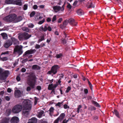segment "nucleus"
I'll return each mask as SVG.
<instances>
[{
    "mask_svg": "<svg viewBox=\"0 0 123 123\" xmlns=\"http://www.w3.org/2000/svg\"><path fill=\"white\" fill-rule=\"evenodd\" d=\"M16 18L17 22H18L22 20V18L21 16H19L17 18Z\"/></svg>",
    "mask_w": 123,
    "mask_h": 123,
    "instance_id": "32",
    "label": "nucleus"
},
{
    "mask_svg": "<svg viewBox=\"0 0 123 123\" xmlns=\"http://www.w3.org/2000/svg\"><path fill=\"white\" fill-rule=\"evenodd\" d=\"M37 77L35 75L31 74L28 76L27 83L29 86L26 88L27 91H30L31 89L35 88V86L37 81Z\"/></svg>",
    "mask_w": 123,
    "mask_h": 123,
    "instance_id": "1",
    "label": "nucleus"
},
{
    "mask_svg": "<svg viewBox=\"0 0 123 123\" xmlns=\"http://www.w3.org/2000/svg\"><path fill=\"white\" fill-rule=\"evenodd\" d=\"M87 6L88 7V8H94L95 7L91 1H90L88 2Z\"/></svg>",
    "mask_w": 123,
    "mask_h": 123,
    "instance_id": "15",
    "label": "nucleus"
},
{
    "mask_svg": "<svg viewBox=\"0 0 123 123\" xmlns=\"http://www.w3.org/2000/svg\"><path fill=\"white\" fill-rule=\"evenodd\" d=\"M22 30L23 31L27 32H29L30 31L29 29L28 28L26 27H23Z\"/></svg>",
    "mask_w": 123,
    "mask_h": 123,
    "instance_id": "35",
    "label": "nucleus"
},
{
    "mask_svg": "<svg viewBox=\"0 0 123 123\" xmlns=\"http://www.w3.org/2000/svg\"><path fill=\"white\" fill-rule=\"evenodd\" d=\"M21 92L20 90L15 91L14 92V96L16 98H18L21 97Z\"/></svg>",
    "mask_w": 123,
    "mask_h": 123,
    "instance_id": "12",
    "label": "nucleus"
},
{
    "mask_svg": "<svg viewBox=\"0 0 123 123\" xmlns=\"http://www.w3.org/2000/svg\"><path fill=\"white\" fill-rule=\"evenodd\" d=\"M114 112L113 113L115 114L116 116L118 118H120V117L119 115V113L115 109L114 110Z\"/></svg>",
    "mask_w": 123,
    "mask_h": 123,
    "instance_id": "29",
    "label": "nucleus"
},
{
    "mask_svg": "<svg viewBox=\"0 0 123 123\" xmlns=\"http://www.w3.org/2000/svg\"><path fill=\"white\" fill-rule=\"evenodd\" d=\"M6 113L8 114V115H9L11 112V111L10 110H8L6 111Z\"/></svg>",
    "mask_w": 123,
    "mask_h": 123,
    "instance_id": "52",
    "label": "nucleus"
},
{
    "mask_svg": "<svg viewBox=\"0 0 123 123\" xmlns=\"http://www.w3.org/2000/svg\"><path fill=\"white\" fill-rule=\"evenodd\" d=\"M68 23L72 26H76L77 24V22H76L75 20L72 18H70L68 20Z\"/></svg>",
    "mask_w": 123,
    "mask_h": 123,
    "instance_id": "9",
    "label": "nucleus"
},
{
    "mask_svg": "<svg viewBox=\"0 0 123 123\" xmlns=\"http://www.w3.org/2000/svg\"><path fill=\"white\" fill-rule=\"evenodd\" d=\"M37 6L36 5H34L33 6V8L35 10H36L37 9Z\"/></svg>",
    "mask_w": 123,
    "mask_h": 123,
    "instance_id": "64",
    "label": "nucleus"
},
{
    "mask_svg": "<svg viewBox=\"0 0 123 123\" xmlns=\"http://www.w3.org/2000/svg\"><path fill=\"white\" fill-rule=\"evenodd\" d=\"M45 21V19L44 18L42 20L40 21L38 23L39 25H41Z\"/></svg>",
    "mask_w": 123,
    "mask_h": 123,
    "instance_id": "43",
    "label": "nucleus"
},
{
    "mask_svg": "<svg viewBox=\"0 0 123 123\" xmlns=\"http://www.w3.org/2000/svg\"><path fill=\"white\" fill-rule=\"evenodd\" d=\"M9 74V71H5L0 75V80H5L8 76Z\"/></svg>",
    "mask_w": 123,
    "mask_h": 123,
    "instance_id": "7",
    "label": "nucleus"
},
{
    "mask_svg": "<svg viewBox=\"0 0 123 123\" xmlns=\"http://www.w3.org/2000/svg\"><path fill=\"white\" fill-rule=\"evenodd\" d=\"M16 17L17 15L15 14H13L5 17L3 18V19L6 22H11L15 20Z\"/></svg>",
    "mask_w": 123,
    "mask_h": 123,
    "instance_id": "4",
    "label": "nucleus"
},
{
    "mask_svg": "<svg viewBox=\"0 0 123 123\" xmlns=\"http://www.w3.org/2000/svg\"><path fill=\"white\" fill-rule=\"evenodd\" d=\"M36 14V12L35 11H33L30 14V18H31L34 16Z\"/></svg>",
    "mask_w": 123,
    "mask_h": 123,
    "instance_id": "37",
    "label": "nucleus"
},
{
    "mask_svg": "<svg viewBox=\"0 0 123 123\" xmlns=\"http://www.w3.org/2000/svg\"><path fill=\"white\" fill-rule=\"evenodd\" d=\"M5 98V99L7 101H9L10 99V98L8 96H6Z\"/></svg>",
    "mask_w": 123,
    "mask_h": 123,
    "instance_id": "56",
    "label": "nucleus"
},
{
    "mask_svg": "<svg viewBox=\"0 0 123 123\" xmlns=\"http://www.w3.org/2000/svg\"><path fill=\"white\" fill-rule=\"evenodd\" d=\"M18 120V118L17 117H14L11 119V121L12 123H17Z\"/></svg>",
    "mask_w": 123,
    "mask_h": 123,
    "instance_id": "11",
    "label": "nucleus"
},
{
    "mask_svg": "<svg viewBox=\"0 0 123 123\" xmlns=\"http://www.w3.org/2000/svg\"><path fill=\"white\" fill-rule=\"evenodd\" d=\"M84 92L85 94H87L88 92V90L87 89H84Z\"/></svg>",
    "mask_w": 123,
    "mask_h": 123,
    "instance_id": "51",
    "label": "nucleus"
},
{
    "mask_svg": "<svg viewBox=\"0 0 123 123\" xmlns=\"http://www.w3.org/2000/svg\"><path fill=\"white\" fill-rule=\"evenodd\" d=\"M59 68V66L57 65H55L51 67L50 70L48 72V74H55L57 73L58 70Z\"/></svg>",
    "mask_w": 123,
    "mask_h": 123,
    "instance_id": "6",
    "label": "nucleus"
},
{
    "mask_svg": "<svg viewBox=\"0 0 123 123\" xmlns=\"http://www.w3.org/2000/svg\"><path fill=\"white\" fill-rule=\"evenodd\" d=\"M92 103L94 106L96 107H101L100 105L98 103L94 100H92Z\"/></svg>",
    "mask_w": 123,
    "mask_h": 123,
    "instance_id": "25",
    "label": "nucleus"
},
{
    "mask_svg": "<svg viewBox=\"0 0 123 123\" xmlns=\"http://www.w3.org/2000/svg\"><path fill=\"white\" fill-rule=\"evenodd\" d=\"M62 41V43L63 44H65L66 43H67L65 39H63Z\"/></svg>",
    "mask_w": 123,
    "mask_h": 123,
    "instance_id": "61",
    "label": "nucleus"
},
{
    "mask_svg": "<svg viewBox=\"0 0 123 123\" xmlns=\"http://www.w3.org/2000/svg\"><path fill=\"white\" fill-rule=\"evenodd\" d=\"M64 100L61 102H59L57 103L56 104L55 106L56 107L58 106L59 108H60L61 107V106L63 105L62 104L63 103V102Z\"/></svg>",
    "mask_w": 123,
    "mask_h": 123,
    "instance_id": "28",
    "label": "nucleus"
},
{
    "mask_svg": "<svg viewBox=\"0 0 123 123\" xmlns=\"http://www.w3.org/2000/svg\"><path fill=\"white\" fill-rule=\"evenodd\" d=\"M88 83L89 85V86L90 88L92 90V88L93 87V86L91 84V83L89 81H88Z\"/></svg>",
    "mask_w": 123,
    "mask_h": 123,
    "instance_id": "41",
    "label": "nucleus"
},
{
    "mask_svg": "<svg viewBox=\"0 0 123 123\" xmlns=\"http://www.w3.org/2000/svg\"><path fill=\"white\" fill-rule=\"evenodd\" d=\"M23 106L21 104H18L14 106L12 109V112L15 114H17L21 111Z\"/></svg>",
    "mask_w": 123,
    "mask_h": 123,
    "instance_id": "5",
    "label": "nucleus"
},
{
    "mask_svg": "<svg viewBox=\"0 0 123 123\" xmlns=\"http://www.w3.org/2000/svg\"><path fill=\"white\" fill-rule=\"evenodd\" d=\"M81 107L82 106L81 105H80L78 106L77 108V112L78 113H79V112L80 109V108H81Z\"/></svg>",
    "mask_w": 123,
    "mask_h": 123,
    "instance_id": "47",
    "label": "nucleus"
},
{
    "mask_svg": "<svg viewBox=\"0 0 123 123\" xmlns=\"http://www.w3.org/2000/svg\"><path fill=\"white\" fill-rule=\"evenodd\" d=\"M41 87L40 86H37L36 89L38 91H40L41 90Z\"/></svg>",
    "mask_w": 123,
    "mask_h": 123,
    "instance_id": "50",
    "label": "nucleus"
},
{
    "mask_svg": "<svg viewBox=\"0 0 123 123\" xmlns=\"http://www.w3.org/2000/svg\"><path fill=\"white\" fill-rule=\"evenodd\" d=\"M61 78H60L58 80L57 82V83H58V84H59L60 85H61Z\"/></svg>",
    "mask_w": 123,
    "mask_h": 123,
    "instance_id": "59",
    "label": "nucleus"
},
{
    "mask_svg": "<svg viewBox=\"0 0 123 123\" xmlns=\"http://www.w3.org/2000/svg\"><path fill=\"white\" fill-rule=\"evenodd\" d=\"M40 45L36 44L35 46V48L36 49H39L40 48Z\"/></svg>",
    "mask_w": 123,
    "mask_h": 123,
    "instance_id": "53",
    "label": "nucleus"
},
{
    "mask_svg": "<svg viewBox=\"0 0 123 123\" xmlns=\"http://www.w3.org/2000/svg\"><path fill=\"white\" fill-rule=\"evenodd\" d=\"M46 25L44 26V27L43 28V26H41L40 28V30L41 31V30L42 31H46L47 30V27L46 25Z\"/></svg>",
    "mask_w": 123,
    "mask_h": 123,
    "instance_id": "24",
    "label": "nucleus"
},
{
    "mask_svg": "<svg viewBox=\"0 0 123 123\" xmlns=\"http://www.w3.org/2000/svg\"><path fill=\"white\" fill-rule=\"evenodd\" d=\"M28 27L30 28H32L34 26V25L32 23H30L27 25Z\"/></svg>",
    "mask_w": 123,
    "mask_h": 123,
    "instance_id": "36",
    "label": "nucleus"
},
{
    "mask_svg": "<svg viewBox=\"0 0 123 123\" xmlns=\"http://www.w3.org/2000/svg\"><path fill=\"white\" fill-rule=\"evenodd\" d=\"M9 119L8 118L5 117L2 120L1 123H9Z\"/></svg>",
    "mask_w": 123,
    "mask_h": 123,
    "instance_id": "19",
    "label": "nucleus"
},
{
    "mask_svg": "<svg viewBox=\"0 0 123 123\" xmlns=\"http://www.w3.org/2000/svg\"><path fill=\"white\" fill-rule=\"evenodd\" d=\"M66 4V2H65L64 3L63 5H62V7H61V11H63L64 9V7L65 6V4Z\"/></svg>",
    "mask_w": 123,
    "mask_h": 123,
    "instance_id": "46",
    "label": "nucleus"
},
{
    "mask_svg": "<svg viewBox=\"0 0 123 123\" xmlns=\"http://www.w3.org/2000/svg\"><path fill=\"white\" fill-rule=\"evenodd\" d=\"M26 69L25 68H22L21 69V71L23 72H25L26 71Z\"/></svg>",
    "mask_w": 123,
    "mask_h": 123,
    "instance_id": "62",
    "label": "nucleus"
},
{
    "mask_svg": "<svg viewBox=\"0 0 123 123\" xmlns=\"http://www.w3.org/2000/svg\"><path fill=\"white\" fill-rule=\"evenodd\" d=\"M37 120L35 117H32L31 119L29 120V122L27 123H37Z\"/></svg>",
    "mask_w": 123,
    "mask_h": 123,
    "instance_id": "14",
    "label": "nucleus"
},
{
    "mask_svg": "<svg viewBox=\"0 0 123 123\" xmlns=\"http://www.w3.org/2000/svg\"><path fill=\"white\" fill-rule=\"evenodd\" d=\"M54 109L53 107H51L49 109V111L50 112L49 114L51 116L52 115L54 111Z\"/></svg>",
    "mask_w": 123,
    "mask_h": 123,
    "instance_id": "31",
    "label": "nucleus"
},
{
    "mask_svg": "<svg viewBox=\"0 0 123 123\" xmlns=\"http://www.w3.org/2000/svg\"><path fill=\"white\" fill-rule=\"evenodd\" d=\"M32 69L34 70H39L41 68L38 66L36 65H35L32 66Z\"/></svg>",
    "mask_w": 123,
    "mask_h": 123,
    "instance_id": "22",
    "label": "nucleus"
},
{
    "mask_svg": "<svg viewBox=\"0 0 123 123\" xmlns=\"http://www.w3.org/2000/svg\"><path fill=\"white\" fill-rule=\"evenodd\" d=\"M44 40V36H42L40 37V38L37 41V43H39L42 41Z\"/></svg>",
    "mask_w": 123,
    "mask_h": 123,
    "instance_id": "34",
    "label": "nucleus"
},
{
    "mask_svg": "<svg viewBox=\"0 0 123 123\" xmlns=\"http://www.w3.org/2000/svg\"><path fill=\"white\" fill-rule=\"evenodd\" d=\"M36 51V50L35 49H31L30 50H28L25 51L23 54V56L25 57V56H26L27 55L34 54Z\"/></svg>",
    "mask_w": 123,
    "mask_h": 123,
    "instance_id": "8",
    "label": "nucleus"
},
{
    "mask_svg": "<svg viewBox=\"0 0 123 123\" xmlns=\"http://www.w3.org/2000/svg\"><path fill=\"white\" fill-rule=\"evenodd\" d=\"M24 34L25 35L24 36V38H25V40H27L31 36V35L29 34L27 32H24Z\"/></svg>",
    "mask_w": 123,
    "mask_h": 123,
    "instance_id": "18",
    "label": "nucleus"
},
{
    "mask_svg": "<svg viewBox=\"0 0 123 123\" xmlns=\"http://www.w3.org/2000/svg\"><path fill=\"white\" fill-rule=\"evenodd\" d=\"M96 110V108L94 106H91V107L89 108L88 110L90 111L95 110Z\"/></svg>",
    "mask_w": 123,
    "mask_h": 123,
    "instance_id": "39",
    "label": "nucleus"
},
{
    "mask_svg": "<svg viewBox=\"0 0 123 123\" xmlns=\"http://www.w3.org/2000/svg\"><path fill=\"white\" fill-rule=\"evenodd\" d=\"M25 35L24 34V32L20 34L18 36V37L20 40H25L24 36Z\"/></svg>",
    "mask_w": 123,
    "mask_h": 123,
    "instance_id": "23",
    "label": "nucleus"
},
{
    "mask_svg": "<svg viewBox=\"0 0 123 123\" xmlns=\"http://www.w3.org/2000/svg\"><path fill=\"white\" fill-rule=\"evenodd\" d=\"M63 56V54L62 53H60L59 54H56L55 56V57L57 58H61Z\"/></svg>",
    "mask_w": 123,
    "mask_h": 123,
    "instance_id": "33",
    "label": "nucleus"
},
{
    "mask_svg": "<svg viewBox=\"0 0 123 123\" xmlns=\"http://www.w3.org/2000/svg\"><path fill=\"white\" fill-rule=\"evenodd\" d=\"M44 111L43 110H41L38 113L37 117L39 118H40L42 117V115L44 114Z\"/></svg>",
    "mask_w": 123,
    "mask_h": 123,
    "instance_id": "27",
    "label": "nucleus"
},
{
    "mask_svg": "<svg viewBox=\"0 0 123 123\" xmlns=\"http://www.w3.org/2000/svg\"><path fill=\"white\" fill-rule=\"evenodd\" d=\"M93 119L94 120H96L98 119V117L96 116H94L93 117Z\"/></svg>",
    "mask_w": 123,
    "mask_h": 123,
    "instance_id": "63",
    "label": "nucleus"
},
{
    "mask_svg": "<svg viewBox=\"0 0 123 123\" xmlns=\"http://www.w3.org/2000/svg\"><path fill=\"white\" fill-rule=\"evenodd\" d=\"M1 59L3 61H6L7 60V58L6 57H4L1 58Z\"/></svg>",
    "mask_w": 123,
    "mask_h": 123,
    "instance_id": "44",
    "label": "nucleus"
},
{
    "mask_svg": "<svg viewBox=\"0 0 123 123\" xmlns=\"http://www.w3.org/2000/svg\"><path fill=\"white\" fill-rule=\"evenodd\" d=\"M13 3L17 5L21 6L22 4L21 0H13Z\"/></svg>",
    "mask_w": 123,
    "mask_h": 123,
    "instance_id": "13",
    "label": "nucleus"
},
{
    "mask_svg": "<svg viewBox=\"0 0 123 123\" xmlns=\"http://www.w3.org/2000/svg\"><path fill=\"white\" fill-rule=\"evenodd\" d=\"M71 88L70 86H68L67 88V89L66 91V93L68 92L69 91L71 90Z\"/></svg>",
    "mask_w": 123,
    "mask_h": 123,
    "instance_id": "45",
    "label": "nucleus"
},
{
    "mask_svg": "<svg viewBox=\"0 0 123 123\" xmlns=\"http://www.w3.org/2000/svg\"><path fill=\"white\" fill-rule=\"evenodd\" d=\"M16 79L18 81H19L20 80V79H21L20 77H19V76H17L16 78Z\"/></svg>",
    "mask_w": 123,
    "mask_h": 123,
    "instance_id": "58",
    "label": "nucleus"
},
{
    "mask_svg": "<svg viewBox=\"0 0 123 123\" xmlns=\"http://www.w3.org/2000/svg\"><path fill=\"white\" fill-rule=\"evenodd\" d=\"M28 60L27 59H25L23 60L22 62V63H24L26 62Z\"/></svg>",
    "mask_w": 123,
    "mask_h": 123,
    "instance_id": "54",
    "label": "nucleus"
},
{
    "mask_svg": "<svg viewBox=\"0 0 123 123\" xmlns=\"http://www.w3.org/2000/svg\"><path fill=\"white\" fill-rule=\"evenodd\" d=\"M62 20V18H60L58 20V23H61Z\"/></svg>",
    "mask_w": 123,
    "mask_h": 123,
    "instance_id": "60",
    "label": "nucleus"
},
{
    "mask_svg": "<svg viewBox=\"0 0 123 123\" xmlns=\"http://www.w3.org/2000/svg\"><path fill=\"white\" fill-rule=\"evenodd\" d=\"M53 8L56 12H58L60 10L61 11V7L60 6H54L53 7Z\"/></svg>",
    "mask_w": 123,
    "mask_h": 123,
    "instance_id": "16",
    "label": "nucleus"
},
{
    "mask_svg": "<svg viewBox=\"0 0 123 123\" xmlns=\"http://www.w3.org/2000/svg\"><path fill=\"white\" fill-rule=\"evenodd\" d=\"M68 23V20L67 19H66L63 21V24L66 27Z\"/></svg>",
    "mask_w": 123,
    "mask_h": 123,
    "instance_id": "38",
    "label": "nucleus"
},
{
    "mask_svg": "<svg viewBox=\"0 0 123 123\" xmlns=\"http://www.w3.org/2000/svg\"><path fill=\"white\" fill-rule=\"evenodd\" d=\"M10 40L12 41V43L13 42L14 45L17 44H18V40L14 37L11 38V39Z\"/></svg>",
    "mask_w": 123,
    "mask_h": 123,
    "instance_id": "17",
    "label": "nucleus"
},
{
    "mask_svg": "<svg viewBox=\"0 0 123 123\" xmlns=\"http://www.w3.org/2000/svg\"><path fill=\"white\" fill-rule=\"evenodd\" d=\"M65 115V114L64 113L61 114L58 117L60 120V121L63 119Z\"/></svg>",
    "mask_w": 123,
    "mask_h": 123,
    "instance_id": "26",
    "label": "nucleus"
},
{
    "mask_svg": "<svg viewBox=\"0 0 123 123\" xmlns=\"http://www.w3.org/2000/svg\"><path fill=\"white\" fill-rule=\"evenodd\" d=\"M65 26L63 24V25L61 24L60 25V27L61 28L63 29L65 27Z\"/></svg>",
    "mask_w": 123,
    "mask_h": 123,
    "instance_id": "57",
    "label": "nucleus"
},
{
    "mask_svg": "<svg viewBox=\"0 0 123 123\" xmlns=\"http://www.w3.org/2000/svg\"><path fill=\"white\" fill-rule=\"evenodd\" d=\"M77 14L79 15H81L84 14L83 11L81 9L78 10L77 11Z\"/></svg>",
    "mask_w": 123,
    "mask_h": 123,
    "instance_id": "21",
    "label": "nucleus"
},
{
    "mask_svg": "<svg viewBox=\"0 0 123 123\" xmlns=\"http://www.w3.org/2000/svg\"><path fill=\"white\" fill-rule=\"evenodd\" d=\"M31 102L28 99L24 100L22 102L23 109L25 110H31L32 107Z\"/></svg>",
    "mask_w": 123,
    "mask_h": 123,
    "instance_id": "2",
    "label": "nucleus"
},
{
    "mask_svg": "<svg viewBox=\"0 0 123 123\" xmlns=\"http://www.w3.org/2000/svg\"><path fill=\"white\" fill-rule=\"evenodd\" d=\"M0 35L2 36L3 39H6L7 38V35L5 33H2Z\"/></svg>",
    "mask_w": 123,
    "mask_h": 123,
    "instance_id": "30",
    "label": "nucleus"
},
{
    "mask_svg": "<svg viewBox=\"0 0 123 123\" xmlns=\"http://www.w3.org/2000/svg\"><path fill=\"white\" fill-rule=\"evenodd\" d=\"M23 115L27 117L29 114V111H26L25 110L23 109Z\"/></svg>",
    "mask_w": 123,
    "mask_h": 123,
    "instance_id": "20",
    "label": "nucleus"
},
{
    "mask_svg": "<svg viewBox=\"0 0 123 123\" xmlns=\"http://www.w3.org/2000/svg\"><path fill=\"white\" fill-rule=\"evenodd\" d=\"M23 47L21 45H16L15 46L13 50L14 54H18L19 55L22 54L23 52L22 49Z\"/></svg>",
    "mask_w": 123,
    "mask_h": 123,
    "instance_id": "3",
    "label": "nucleus"
},
{
    "mask_svg": "<svg viewBox=\"0 0 123 123\" xmlns=\"http://www.w3.org/2000/svg\"><path fill=\"white\" fill-rule=\"evenodd\" d=\"M53 89H54L53 87V85L52 84L49 85L48 89L49 90H51Z\"/></svg>",
    "mask_w": 123,
    "mask_h": 123,
    "instance_id": "40",
    "label": "nucleus"
},
{
    "mask_svg": "<svg viewBox=\"0 0 123 123\" xmlns=\"http://www.w3.org/2000/svg\"><path fill=\"white\" fill-rule=\"evenodd\" d=\"M67 3L68 4V5L67 6V7L69 9H71L72 8L71 6L70 5V4L69 3Z\"/></svg>",
    "mask_w": 123,
    "mask_h": 123,
    "instance_id": "49",
    "label": "nucleus"
},
{
    "mask_svg": "<svg viewBox=\"0 0 123 123\" xmlns=\"http://www.w3.org/2000/svg\"><path fill=\"white\" fill-rule=\"evenodd\" d=\"M12 44V41L10 39L8 40L4 45V47L6 48H8Z\"/></svg>",
    "mask_w": 123,
    "mask_h": 123,
    "instance_id": "10",
    "label": "nucleus"
},
{
    "mask_svg": "<svg viewBox=\"0 0 123 123\" xmlns=\"http://www.w3.org/2000/svg\"><path fill=\"white\" fill-rule=\"evenodd\" d=\"M28 5L27 4H25L24 5L23 8V10H25L27 9Z\"/></svg>",
    "mask_w": 123,
    "mask_h": 123,
    "instance_id": "42",
    "label": "nucleus"
},
{
    "mask_svg": "<svg viewBox=\"0 0 123 123\" xmlns=\"http://www.w3.org/2000/svg\"><path fill=\"white\" fill-rule=\"evenodd\" d=\"M59 120L60 121V120L59 118H58L54 121V123H58Z\"/></svg>",
    "mask_w": 123,
    "mask_h": 123,
    "instance_id": "55",
    "label": "nucleus"
},
{
    "mask_svg": "<svg viewBox=\"0 0 123 123\" xmlns=\"http://www.w3.org/2000/svg\"><path fill=\"white\" fill-rule=\"evenodd\" d=\"M56 19V15H55L53 17L52 19V21L54 22L55 21Z\"/></svg>",
    "mask_w": 123,
    "mask_h": 123,
    "instance_id": "48",
    "label": "nucleus"
}]
</instances>
